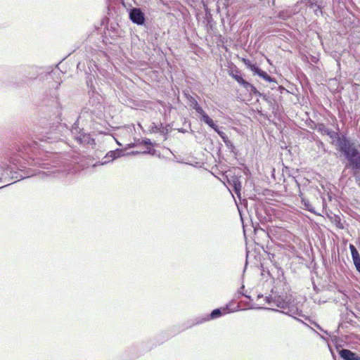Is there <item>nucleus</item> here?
Here are the masks:
<instances>
[{
  "label": "nucleus",
  "instance_id": "obj_4",
  "mask_svg": "<svg viewBox=\"0 0 360 360\" xmlns=\"http://www.w3.org/2000/svg\"><path fill=\"white\" fill-rule=\"evenodd\" d=\"M234 78L240 85H242L247 91L256 94L257 92L256 88L250 83L245 81L240 74L238 70H231L229 74Z\"/></svg>",
  "mask_w": 360,
  "mask_h": 360
},
{
  "label": "nucleus",
  "instance_id": "obj_6",
  "mask_svg": "<svg viewBox=\"0 0 360 360\" xmlns=\"http://www.w3.org/2000/svg\"><path fill=\"white\" fill-rule=\"evenodd\" d=\"M77 172V169H75V167L74 166H68V169H65L63 171L53 170V171H48L47 172H43L42 173H39V174L44 175L46 174L47 176L55 174L56 176H64V174H75Z\"/></svg>",
  "mask_w": 360,
  "mask_h": 360
},
{
  "label": "nucleus",
  "instance_id": "obj_21",
  "mask_svg": "<svg viewBox=\"0 0 360 360\" xmlns=\"http://www.w3.org/2000/svg\"><path fill=\"white\" fill-rule=\"evenodd\" d=\"M117 152L116 151H110L108 153V155L110 158H112V159H115L116 158L117 156L116 155H117Z\"/></svg>",
  "mask_w": 360,
  "mask_h": 360
},
{
  "label": "nucleus",
  "instance_id": "obj_20",
  "mask_svg": "<svg viewBox=\"0 0 360 360\" xmlns=\"http://www.w3.org/2000/svg\"><path fill=\"white\" fill-rule=\"evenodd\" d=\"M250 68L254 71L256 74H258V71L260 70L261 69L259 68L257 66H256L255 65H250Z\"/></svg>",
  "mask_w": 360,
  "mask_h": 360
},
{
  "label": "nucleus",
  "instance_id": "obj_18",
  "mask_svg": "<svg viewBox=\"0 0 360 360\" xmlns=\"http://www.w3.org/2000/svg\"><path fill=\"white\" fill-rule=\"evenodd\" d=\"M354 176L359 186H360V169H355L354 172Z\"/></svg>",
  "mask_w": 360,
  "mask_h": 360
},
{
  "label": "nucleus",
  "instance_id": "obj_11",
  "mask_svg": "<svg viewBox=\"0 0 360 360\" xmlns=\"http://www.w3.org/2000/svg\"><path fill=\"white\" fill-rule=\"evenodd\" d=\"M316 129L322 135H326L328 131L330 130L323 124H318L316 127Z\"/></svg>",
  "mask_w": 360,
  "mask_h": 360
},
{
  "label": "nucleus",
  "instance_id": "obj_13",
  "mask_svg": "<svg viewBox=\"0 0 360 360\" xmlns=\"http://www.w3.org/2000/svg\"><path fill=\"white\" fill-rule=\"evenodd\" d=\"M259 77H262L264 79L268 82H272V78L264 71L260 70L258 71L257 74Z\"/></svg>",
  "mask_w": 360,
  "mask_h": 360
},
{
  "label": "nucleus",
  "instance_id": "obj_5",
  "mask_svg": "<svg viewBox=\"0 0 360 360\" xmlns=\"http://www.w3.org/2000/svg\"><path fill=\"white\" fill-rule=\"evenodd\" d=\"M129 18L135 24L141 25L145 22V15L140 8H134L129 12Z\"/></svg>",
  "mask_w": 360,
  "mask_h": 360
},
{
  "label": "nucleus",
  "instance_id": "obj_2",
  "mask_svg": "<svg viewBox=\"0 0 360 360\" xmlns=\"http://www.w3.org/2000/svg\"><path fill=\"white\" fill-rule=\"evenodd\" d=\"M266 302L272 307H276L283 309H288V311L284 312L288 315H290L292 311L290 309L292 304V297L290 296L276 295L274 297H266Z\"/></svg>",
  "mask_w": 360,
  "mask_h": 360
},
{
  "label": "nucleus",
  "instance_id": "obj_16",
  "mask_svg": "<svg viewBox=\"0 0 360 360\" xmlns=\"http://www.w3.org/2000/svg\"><path fill=\"white\" fill-rule=\"evenodd\" d=\"M194 110H195V111L200 115V120L203 119L204 115H207L206 112L204 111V110L201 108L200 105H198Z\"/></svg>",
  "mask_w": 360,
  "mask_h": 360
},
{
  "label": "nucleus",
  "instance_id": "obj_1",
  "mask_svg": "<svg viewBox=\"0 0 360 360\" xmlns=\"http://www.w3.org/2000/svg\"><path fill=\"white\" fill-rule=\"evenodd\" d=\"M339 149L349 160L353 169H360V153L348 139L340 141Z\"/></svg>",
  "mask_w": 360,
  "mask_h": 360
},
{
  "label": "nucleus",
  "instance_id": "obj_25",
  "mask_svg": "<svg viewBox=\"0 0 360 360\" xmlns=\"http://www.w3.org/2000/svg\"><path fill=\"white\" fill-rule=\"evenodd\" d=\"M316 327H317L319 329L322 330V329L321 328V327H320L319 325H316Z\"/></svg>",
  "mask_w": 360,
  "mask_h": 360
},
{
  "label": "nucleus",
  "instance_id": "obj_10",
  "mask_svg": "<svg viewBox=\"0 0 360 360\" xmlns=\"http://www.w3.org/2000/svg\"><path fill=\"white\" fill-rule=\"evenodd\" d=\"M326 135L328 136L333 141V142L336 141L335 145L338 148H339L340 141H342V139H347L345 136L340 137L338 132H335L330 129L328 131V132L327 133Z\"/></svg>",
  "mask_w": 360,
  "mask_h": 360
},
{
  "label": "nucleus",
  "instance_id": "obj_22",
  "mask_svg": "<svg viewBox=\"0 0 360 360\" xmlns=\"http://www.w3.org/2000/svg\"><path fill=\"white\" fill-rule=\"evenodd\" d=\"M143 143L146 144V145H150L151 144V142L149 139H146L144 141H143Z\"/></svg>",
  "mask_w": 360,
  "mask_h": 360
},
{
  "label": "nucleus",
  "instance_id": "obj_12",
  "mask_svg": "<svg viewBox=\"0 0 360 360\" xmlns=\"http://www.w3.org/2000/svg\"><path fill=\"white\" fill-rule=\"evenodd\" d=\"M302 204L304 206V209L311 212H314V209L312 208L309 201L304 198H302Z\"/></svg>",
  "mask_w": 360,
  "mask_h": 360
},
{
  "label": "nucleus",
  "instance_id": "obj_3",
  "mask_svg": "<svg viewBox=\"0 0 360 360\" xmlns=\"http://www.w3.org/2000/svg\"><path fill=\"white\" fill-rule=\"evenodd\" d=\"M71 135L73 139L79 144H94V139L91 137L88 133H85L79 129L76 124H74L71 131Z\"/></svg>",
  "mask_w": 360,
  "mask_h": 360
},
{
  "label": "nucleus",
  "instance_id": "obj_24",
  "mask_svg": "<svg viewBox=\"0 0 360 360\" xmlns=\"http://www.w3.org/2000/svg\"><path fill=\"white\" fill-rule=\"evenodd\" d=\"M290 309H291L292 311V312L290 313V316H292V314H295V311H294L293 309H292L291 307H290ZM295 314H297V312H295Z\"/></svg>",
  "mask_w": 360,
  "mask_h": 360
},
{
  "label": "nucleus",
  "instance_id": "obj_26",
  "mask_svg": "<svg viewBox=\"0 0 360 360\" xmlns=\"http://www.w3.org/2000/svg\"><path fill=\"white\" fill-rule=\"evenodd\" d=\"M133 153H134V154H138V153H139V152H133Z\"/></svg>",
  "mask_w": 360,
  "mask_h": 360
},
{
  "label": "nucleus",
  "instance_id": "obj_23",
  "mask_svg": "<svg viewBox=\"0 0 360 360\" xmlns=\"http://www.w3.org/2000/svg\"><path fill=\"white\" fill-rule=\"evenodd\" d=\"M244 61H245V64L248 65L250 67V65H251L250 63V61L249 60L246 61L245 60H244Z\"/></svg>",
  "mask_w": 360,
  "mask_h": 360
},
{
  "label": "nucleus",
  "instance_id": "obj_19",
  "mask_svg": "<svg viewBox=\"0 0 360 360\" xmlns=\"http://www.w3.org/2000/svg\"><path fill=\"white\" fill-rule=\"evenodd\" d=\"M240 188H241V185L239 182L234 184V190L238 197H240Z\"/></svg>",
  "mask_w": 360,
  "mask_h": 360
},
{
  "label": "nucleus",
  "instance_id": "obj_17",
  "mask_svg": "<svg viewBox=\"0 0 360 360\" xmlns=\"http://www.w3.org/2000/svg\"><path fill=\"white\" fill-rule=\"evenodd\" d=\"M194 110H195V111L200 115V120L203 119L204 115H207L206 112L204 111V110L201 108L200 105H198Z\"/></svg>",
  "mask_w": 360,
  "mask_h": 360
},
{
  "label": "nucleus",
  "instance_id": "obj_7",
  "mask_svg": "<svg viewBox=\"0 0 360 360\" xmlns=\"http://www.w3.org/2000/svg\"><path fill=\"white\" fill-rule=\"evenodd\" d=\"M340 356L344 360H360V357L352 351L346 349H342L339 352Z\"/></svg>",
  "mask_w": 360,
  "mask_h": 360
},
{
  "label": "nucleus",
  "instance_id": "obj_8",
  "mask_svg": "<svg viewBox=\"0 0 360 360\" xmlns=\"http://www.w3.org/2000/svg\"><path fill=\"white\" fill-rule=\"evenodd\" d=\"M349 249L354 264L356 268V270L360 273V255L354 245L350 244Z\"/></svg>",
  "mask_w": 360,
  "mask_h": 360
},
{
  "label": "nucleus",
  "instance_id": "obj_14",
  "mask_svg": "<svg viewBox=\"0 0 360 360\" xmlns=\"http://www.w3.org/2000/svg\"><path fill=\"white\" fill-rule=\"evenodd\" d=\"M221 314H222L221 310L220 309H216L212 311V313L210 315V318L212 319H216V318L221 316Z\"/></svg>",
  "mask_w": 360,
  "mask_h": 360
},
{
  "label": "nucleus",
  "instance_id": "obj_9",
  "mask_svg": "<svg viewBox=\"0 0 360 360\" xmlns=\"http://www.w3.org/2000/svg\"><path fill=\"white\" fill-rule=\"evenodd\" d=\"M201 121H203L212 127L222 139H224V133L219 129L217 125L215 124L214 121L207 115H204V117Z\"/></svg>",
  "mask_w": 360,
  "mask_h": 360
},
{
  "label": "nucleus",
  "instance_id": "obj_15",
  "mask_svg": "<svg viewBox=\"0 0 360 360\" xmlns=\"http://www.w3.org/2000/svg\"><path fill=\"white\" fill-rule=\"evenodd\" d=\"M187 98H188V101L190 103V106L191 108H193V109H195L196 107L200 105L198 104V101L195 100V98H194L193 96H189Z\"/></svg>",
  "mask_w": 360,
  "mask_h": 360
}]
</instances>
